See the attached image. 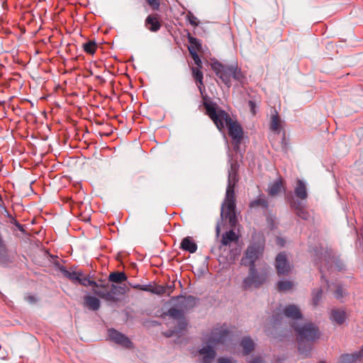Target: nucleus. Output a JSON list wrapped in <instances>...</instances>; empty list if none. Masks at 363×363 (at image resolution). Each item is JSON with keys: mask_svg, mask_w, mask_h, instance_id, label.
Returning <instances> with one entry per match:
<instances>
[{"mask_svg": "<svg viewBox=\"0 0 363 363\" xmlns=\"http://www.w3.org/2000/svg\"><path fill=\"white\" fill-rule=\"evenodd\" d=\"M118 288L120 295H123L128 291V288L125 284L123 286H118Z\"/></svg>", "mask_w": 363, "mask_h": 363, "instance_id": "obj_49", "label": "nucleus"}, {"mask_svg": "<svg viewBox=\"0 0 363 363\" xmlns=\"http://www.w3.org/2000/svg\"><path fill=\"white\" fill-rule=\"evenodd\" d=\"M220 226H219V225H217V226H216V235H217V237H218L219 235H220Z\"/></svg>", "mask_w": 363, "mask_h": 363, "instance_id": "obj_58", "label": "nucleus"}, {"mask_svg": "<svg viewBox=\"0 0 363 363\" xmlns=\"http://www.w3.org/2000/svg\"><path fill=\"white\" fill-rule=\"evenodd\" d=\"M167 315L177 320L184 317L183 310L175 308H171L169 309Z\"/></svg>", "mask_w": 363, "mask_h": 363, "instance_id": "obj_29", "label": "nucleus"}, {"mask_svg": "<svg viewBox=\"0 0 363 363\" xmlns=\"http://www.w3.org/2000/svg\"><path fill=\"white\" fill-rule=\"evenodd\" d=\"M109 293L111 294L112 296L116 297V295H120L118 286L113 284H109Z\"/></svg>", "mask_w": 363, "mask_h": 363, "instance_id": "obj_41", "label": "nucleus"}, {"mask_svg": "<svg viewBox=\"0 0 363 363\" xmlns=\"http://www.w3.org/2000/svg\"><path fill=\"white\" fill-rule=\"evenodd\" d=\"M172 301H177V306L183 311H187L193 308L197 303L198 298L193 296H174L171 298Z\"/></svg>", "mask_w": 363, "mask_h": 363, "instance_id": "obj_9", "label": "nucleus"}, {"mask_svg": "<svg viewBox=\"0 0 363 363\" xmlns=\"http://www.w3.org/2000/svg\"><path fill=\"white\" fill-rule=\"evenodd\" d=\"M284 313L285 316L293 320H298L302 318L300 309L294 304L286 306Z\"/></svg>", "mask_w": 363, "mask_h": 363, "instance_id": "obj_17", "label": "nucleus"}, {"mask_svg": "<svg viewBox=\"0 0 363 363\" xmlns=\"http://www.w3.org/2000/svg\"><path fill=\"white\" fill-rule=\"evenodd\" d=\"M248 105L250 108V111L252 113L253 115H255V106H256L255 103L252 101H249Z\"/></svg>", "mask_w": 363, "mask_h": 363, "instance_id": "obj_51", "label": "nucleus"}, {"mask_svg": "<svg viewBox=\"0 0 363 363\" xmlns=\"http://www.w3.org/2000/svg\"><path fill=\"white\" fill-rule=\"evenodd\" d=\"M141 291H149V292L152 293V285H151V284L141 285Z\"/></svg>", "mask_w": 363, "mask_h": 363, "instance_id": "obj_48", "label": "nucleus"}, {"mask_svg": "<svg viewBox=\"0 0 363 363\" xmlns=\"http://www.w3.org/2000/svg\"><path fill=\"white\" fill-rule=\"evenodd\" d=\"M346 313L340 309H333L330 313V319L333 322L341 325L346 320Z\"/></svg>", "mask_w": 363, "mask_h": 363, "instance_id": "obj_21", "label": "nucleus"}, {"mask_svg": "<svg viewBox=\"0 0 363 363\" xmlns=\"http://www.w3.org/2000/svg\"><path fill=\"white\" fill-rule=\"evenodd\" d=\"M197 82L198 89H199L201 94L203 96V92L204 91L203 79H201V82ZM205 96L207 98L206 96Z\"/></svg>", "mask_w": 363, "mask_h": 363, "instance_id": "obj_47", "label": "nucleus"}, {"mask_svg": "<svg viewBox=\"0 0 363 363\" xmlns=\"http://www.w3.org/2000/svg\"><path fill=\"white\" fill-rule=\"evenodd\" d=\"M334 262L335 264V268L336 269H337L338 271H340L342 270V269H344V264L340 261V260H332L331 261V263Z\"/></svg>", "mask_w": 363, "mask_h": 363, "instance_id": "obj_44", "label": "nucleus"}, {"mask_svg": "<svg viewBox=\"0 0 363 363\" xmlns=\"http://www.w3.org/2000/svg\"><path fill=\"white\" fill-rule=\"evenodd\" d=\"M82 276V272L81 271H72L71 273V277H69V280L73 281L74 283H77L79 277Z\"/></svg>", "mask_w": 363, "mask_h": 363, "instance_id": "obj_38", "label": "nucleus"}, {"mask_svg": "<svg viewBox=\"0 0 363 363\" xmlns=\"http://www.w3.org/2000/svg\"><path fill=\"white\" fill-rule=\"evenodd\" d=\"M323 298V289H313L312 291V303L314 306H317Z\"/></svg>", "mask_w": 363, "mask_h": 363, "instance_id": "obj_27", "label": "nucleus"}, {"mask_svg": "<svg viewBox=\"0 0 363 363\" xmlns=\"http://www.w3.org/2000/svg\"><path fill=\"white\" fill-rule=\"evenodd\" d=\"M25 299L30 303H35L37 302V298L34 296L31 295L26 296Z\"/></svg>", "mask_w": 363, "mask_h": 363, "instance_id": "obj_50", "label": "nucleus"}, {"mask_svg": "<svg viewBox=\"0 0 363 363\" xmlns=\"http://www.w3.org/2000/svg\"><path fill=\"white\" fill-rule=\"evenodd\" d=\"M239 169V164L236 161L230 162V167L228 170L230 172L238 173Z\"/></svg>", "mask_w": 363, "mask_h": 363, "instance_id": "obj_42", "label": "nucleus"}, {"mask_svg": "<svg viewBox=\"0 0 363 363\" xmlns=\"http://www.w3.org/2000/svg\"><path fill=\"white\" fill-rule=\"evenodd\" d=\"M131 286L134 289H137L139 290H141V285L140 284H136V285H131Z\"/></svg>", "mask_w": 363, "mask_h": 363, "instance_id": "obj_57", "label": "nucleus"}, {"mask_svg": "<svg viewBox=\"0 0 363 363\" xmlns=\"http://www.w3.org/2000/svg\"><path fill=\"white\" fill-rule=\"evenodd\" d=\"M275 267L279 275H287L291 270V266L284 253H279L275 259Z\"/></svg>", "mask_w": 363, "mask_h": 363, "instance_id": "obj_12", "label": "nucleus"}, {"mask_svg": "<svg viewBox=\"0 0 363 363\" xmlns=\"http://www.w3.org/2000/svg\"><path fill=\"white\" fill-rule=\"evenodd\" d=\"M77 283L81 284V285H83L84 286H93V288L94 286H96V281H91L88 277H84L83 275L82 277H79Z\"/></svg>", "mask_w": 363, "mask_h": 363, "instance_id": "obj_33", "label": "nucleus"}, {"mask_svg": "<svg viewBox=\"0 0 363 363\" xmlns=\"http://www.w3.org/2000/svg\"><path fill=\"white\" fill-rule=\"evenodd\" d=\"M228 128V134L231 137L235 147H238L243 138V131L241 126L234 121H231L227 125Z\"/></svg>", "mask_w": 363, "mask_h": 363, "instance_id": "obj_8", "label": "nucleus"}, {"mask_svg": "<svg viewBox=\"0 0 363 363\" xmlns=\"http://www.w3.org/2000/svg\"><path fill=\"white\" fill-rule=\"evenodd\" d=\"M229 336V333L225 329L215 328L206 340V345L199 350V353L202 356V363H212L216 357V346L224 344Z\"/></svg>", "mask_w": 363, "mask_h": 363, "instance_id": "obj_3", "label": "nucleus"}, {"mask_svg": "<svg viewBox=\"0 0 363 363\" xmlns=\"http://www.w3.org/2000/svg\"><path fill=\"white\" fill-rule=\"evenodd\" d=\"M268 206V201L264 196H259L250 203V207L251 208H261L263 209H267Z\"/></svg>", "mask_w": 363, "mask_h": 363, "instance_id": "obj_24", "label": "nucleus"}, {"mask_svg": "<svg viewBox=\"0 0 363 363\" xmlns=\"http://www.w3.org/2000/svg\"><path fill=\"white\" fill-rule=\"evenodd\" d=\"M211 67L222 82L228 86H231L230 77L235 80L242 82L245 77L241 69L236 65L225 66L219 62H215L212 64Z\"/></svg>", "mask_w": 363, "mask_h": 363, "instance_id": "obj_5", "label": "nucleus"}, {"mask_svg": "<svg viewBox=\"0 0 363 363\" xmlns=\"http://www.w3.org/2000/svg\"><path fill=\"white\" fill-rule=\"evenodd\" d=\"M189 43L191 46H193L196 50H199L201 48V45L199 43V40L196 38L191 37L189 38Z\"/></svg>", "mask_w": 363, "mask_h": 363, "instance_id": "obj_40", "label": "nucleus"}, {"mask_svg": "<svg viewBox=\"0 0 363 363\" xmlns=\"http://www.w3.org/2000/svg\"><path fill=\"white\" fill-rule=\"evenodd\" d=\"M152 293L157 295H163L167 293V289L162 285L152 286Z\"/></svg>", "mask_w": 363, "mask_h": 363, "instance_id": "obj_36", "label": "nucleus"}, {"mask_svg": "<svg viewBox=\"0 0 363 363\" xmlns=\"http://www.w3.org/2000/svg\"><path fill=\"white\" fill-rule=\"evenodd\" d=\"M145 26L152 32H157L160 30L161 24L156 16L150 15L145 20Z\"/></svg>", "mask_w": 363, "mask_h": 363, "instance_id": "obj_23", "label": "nucleus"}, {"mask_svg": "<svg viewBox=\"0 0 363 363\" xmlns=\"http://www.w3.org/2000/svg\"><path fill=\"white\" fill-rule=\"evenodd\" d=\"M191 71L196 82H201V79H203V73L198 67H192Z\"/></svg>", "mask_w": 363, "mask_h": 363, "instance_id": "obj_37", "label": "nucleus"}, {"mask_svg": "<svg viewBox=\"0 0 363 363\" xmlns=\"http://www.w3.org/2000/svg\"><path fill=\"white\" fill-rule=\"evenodd\" d=\"M267 278L264 272H258L255 267L249 268V274L243 279L242 287L244 289H249L252 287L257 288L263 284Z\"/></svg>", "mask_w": 363, "mask_h": 363, "instance_id": "obj_7", "label": "nucleus"}, {"mask_svg": "<svg viewBox=\"0 0 363 363\" xmlns=\"http://www.w3.org/2000/svg\"><path fill=\"white\" fill-rule=\"evenodd\" d=\"M167 289V294L169 296L174 289V284L172 283L171 284H168L166 286H164Z\"/></svg>", "mask_w": 363, "mask_h": 363, "instance_id": "obj_46", "label": "nucleus"}, {"mask_svg": "<svg viewBox=\"0 0 363 363\" xmlns=\"http://www.w3.org/2000/svg\"><path fill=\"white\" fill-rule=\"evenodd\" d=\"M218 363H235V361L233 360L232 358L220 357L218 359Z\"/></svg>", "mask_w": 363, "mask_h": 363, "instance_id": "obj_45", "label": "nucleus"}, {"mask_svg": "<svg viewBox=\"0 0 363 363\" xmlns=\"http://www.w3.org/2000/svg\"><path fill=\"white\" fill-rule=\"evenodd\" d=\"M92 291L95 295L106 301L116 302L118 301L116 297L112 296L109 293V284H99L96 283V286L93 288Z\"/></svg>", "mask_w": 363, "mask_h": 363, "instance_id": "obj_10", "label": "nucleus"}, {"mask_svg": "<svg viewBox=\"0 0 363 363\" xmlns=\"http://www.w3.org/2000/svg\"><path fill=\"white\" fill-rule=\"evenodd\" d=\"M55 265L58 268V269L62 273V274L69 279V277H71V271H69L62 265H60L58 261L54 262Z\"/></svg>", "mask_w": 363, "mask_h": 363, "instance_id": "obj_35", "label": "nucleus"}, {"mask_svg": "<svg viewBox=\"0 0 363 363\" xmlns=\"http://www.w3.org/2000/svg\"><path fill=\"white\" fill-rule=\"evenodd\" d=\"M83 305L91 311H96L100 308L101 302L98 298L86 295L83 298Z\"/></svg>", "mask_w": 363, "mask_h": 363, "instance_id": "obj_16", "label": "nucleus"}, {"mask_svg": "<svg viewBox=\"0 0 363 363\" xmlns=\"http://www.w3.org/2000/svg\"><path fill=\"white\" fill-rule=\"evenodd\" d=\"M293 282L290 281H281L277 284L278 290L280 291H286L292 289Z\"/></svg>", "mask_w": 363, "mask_h": 363, "instance_id": "obj_31", "label": "nucleus"}, {"mask_svg": "<svg viewBox=\"0 0 363 363\" xmlns=\"http://www.w3.org/2000/svg\"><path fill=\"white\" fill-rule=\"evenodd\" d=\"M280 126V119L279 116L277 111H275L274 114L272 115L271 122H270V129L273 131H278L279 130Z\"/></svg>", "mask_w": 363, "mask_h": 363, "instance_id": "obj_28", "label": "nucleus"}, {"mask_svg": "<svg viewBox=\"0 0 363 363\" xmlns=\"http://www.w3.org/2000/svg\"><path fill=\"white\" fill-rule=\"evenodd\" d=\"M325 282L327 286V291L333 292L335 298L341 299L346 294L345 291L339 283L333 282L330 284L328 280H325Z\"/></svg>", "mask_w": 363, "mask_h": 363, "instance_id": "obj_14", "label": "nucleus"}, {"mask_svg": "<svg viewBox=\"0 0 363 363\" xmlns=\"http://www.w3.org/2000/svg\"><path fill=\"white\" fill-rule=\"evenodd\" d=\"M147 4L155 10L159 9L160 1L159 0H147Z\"/></svg>", "mask_w": 363, "mask_h": 363, "instance_id": "obj_43", "label": "nucleus"}, {"mask_svg": "<svg viewBox=\"0 0 363 363\" xmlns=\"http://www.w3.org/2000/svg\"><path fill=\"white\" fill-rule=\"evenodd\" d=\"M240 345L242 348L244 354L245 355L249 354L255 349V342L249 336L242 337Z\"/></svg>", "mask_w": 363, "mask_h": 363, "instance_id": "obj_20", "label": "nucleus"}, {"mask_svg": "<svg viewBox=\"0 0 363 363\" xmlns=\"http://www.w3.org/2000/svg\"><path fill=\"white\" fill-rule=\"evenodd\" d=\"M282 182L281 180L276 181L269 188L268 192L271 196L279 194L282 190Z\"/></svg>", "mask_w": 363, "mask_h": 363, "instance_id": "obj_26", "label": "nucleus"}, {"mask_svg": "<svg viewBox=\"0 0 363 363\" xmlns=\"http://www.w3.org/2000/svg\"><path fill=\"white\" fill-rule=\"evenodd\" d=\"M187 323L185 318L183 317L177 320V325L174 327L175 333L182 332L186 327Z\"/></svg>", "mask_w": 363, "mask_h": 363, "instance_id": "obj_34", "label": "nucleus"}, {"mask_svg": "<svg viewBox=\"0 0 363 363\" xmlns=\"http://www.w3.org/2000/svg\"><path fill=\"white\" fill-rule=\"evenodd\" d=\"M127 276L124 272H113L108 276V281L113 283L121 284L126 281Z\"/></svg>", "mask_w": 363, "mask_h": 363, "instance_id": "obj_25", "label": "nucleus"}, {"mask_svg": "<svg viewBox=\"0 0 363 363\" xmlns=\"http://www.w3.org/2000/svg\"><path fill=\"white\" fill-rule=\"evenodd\" d=\"M189 23L192 26H197L198 25V22H197L196 17H195L194 15H191V16L189 17Z\"/></svg>", "mask_w": 363, "mask_h": 363, "instance_id": "obj_52", "label": "nucleus"}, {"mask_svg": "<svg viewBox=\"0 0 363 363\" xmlns=\"http://www.w3.org/2000/svg\"><path fill=\"white\" fill-rule=\"evenodd\" d=\"M174 333H175V332H174V330H169V331L167 332V333H165V335H166L167 337H170V336H172Z\"/></svg>", "mask_w": 363, "mask_h": 363, "instance_id": "obj_55", "label": "nucleus"}, {"mask_svg": "<svg viewBox=\"0 0 363 363\" xmlns=\"http://www.w3.org/2000/svg\"><path fill=\"white\" fill-rule=\"evenodd\" d=\"M180 248L190 253H194L197 250V245L191 237L188 236L182 240Z\"/></svg>", "mask_w": 363, "mask_h": 363, "instance_id": "obj_18", "label": "nucleus"}, {"mask_svg": "<svg viewBox=\"0 0 363 363\" xmlns=\"http://www.w3.org/2000/svg\"><path fill=\"white\" fill-rule=\"evenodd\" d=\"M363 357V345L362 348L352 354H343L340 357L338 363H354L360 360Z\"/></svg>", "mask_w": 363, "mask_h": 363, "instance_id": "obj_15", "label": "nucleus"}, {"mask_svg": "<svg viewBox=\"0 0 363 363\" xmlns=\"http://www.w3.org/2000/svg\"><path fill=\"white\" fill-rule=\"evenodd\" d=\"M84 51L90 55H93L96 49V44L94 41H89L83 45Z\"/></svg>", "mask_w": 363, "mask_h": 363, "instance_id": "obj_32", "label": "nucleus"}, {"mask_svg": "<svg viewBox=\"0 0 363 363\" xmlns=\"http://www.w3.org/2000/svg\"><path fill=\"white\" fill-rule=\"evenodd\" d=\"M319 269H320V272L322 274L321 278L323 279L324 278L323 266V265H320L319 266Z\"/></svg>", "mask_w": 363, "mask_h": 363, "instance_id": "obj_56", "label": "nucleus"}, {"mask_svg": "<svg viewBox=\"0 0 363 363\" xmlns=\"http://www.w3.org/2000/svg\"><path fill=\"white\" fill-rule=\"evenodd\" d=\"M238 180L239 178L238 173L228 172V186L225 193V202L222 206L220 216L222 219H228L231 227H234L237 223L234 189Z\"/></svg>", "mask_w": 363, "mask_h": 363, "instance_id": "obj_2", "label": "nucleus"}, {"mask_svg": "<svg viewBox=\"0 0 363 363\" xmlns=\"http://www.w3.org/2000/svg\"><path fill=\"white\" fill-rule=\"evenodd\" d=\"M108 337L111 341L122 347L125 348L131 347L132 342L129 338L115 329L108 330Z\"/></svg>", "mask_w": 363, "mask_h": 363, "instance_id": "obj_11", "label": "nucleus"}, {"mask_svg": "<svg viewBox=\"0 0 363 363\" xmlns=\"http://www.w3.org/2000/svg\"><path fill=\"white\" fill-rule=\"evenodd\" d=\"M296 196L300 199L299 201L305 200L307 199L308 193L306 190V184L301 179L296 182V186L294 189Z\"/></svg>", "mask_w": 363, "mask_h": 363, "instance_id": "obj_19", "label": "nucleus"}, {"mask_svg": "<svg viewBox=\"0 0 363 363\" xmlns=\"http://www.w3.org/2000/svg\"><path fill=\"white\" fill-rule=\"evenodd\" d=\"M264 246L260 243L250 244L245 251L240 264L245 267H255V263L262 255Z\"/></svg>", "mask_w": 363, "mask_h": 363, "instance_id": "obj_6", "label": "nucleus"}, {"mask_svg": "<svg viewBox=\"0 0 363 363\" xmlns=\"http://www.w3.org/2000/svg\"><path fill=\"white\" fill-rule=\"evenodd\" d=\"M189 43L191 46H193L196 50H199L201 48V45L199 43V40L196 38L191 37L189 38Z\"/></svg>", "mask_w": 363, "mask_h": 363, "instance_id": "obj_39", "label": "nucleus"}, {"mask_svg": "<svg viewBox=\"0 0 363 363\" xmlns=\"http://www.w3.org/2000/svg\"><path fill=\"white\" fill-rule=\"evenodd\" d=\"M330 255H328V258L327 257L326 255L324 256V258H323V261L325 262V267H328L329 265H330Z\"/></svg>", "mask_w": 363, "mask_h": 363, "instance_id": "obj_54", "label": "nucleus"}, {"mask_svg": "<svg viewBox=\"0 0 363 363\" xmlns=\"http://www.w3.org/2000/svg\"><path fill=\"white\" fill-rule=\"evenodd\" d=\"M238 240V235L233 230H230L223 234L221 244L222 245L227 246L230 245L232 242H236Z\"/></svg>", "mask_w": 363, "mask_h": 363, "instance_id": "obj_22", "label": "nucleus"}, {"mask_svg": "<svg viewBox=\"0 0 363 363\" xmlns=\"http://www.w3.org/2000/svg\"><path fill=\"white\" fill-rule=\"evenodd\" d=\"M262 359L260 357H256L252 358L249 363H262Z\"/></svg>", "mask_w": 363, "mask_h": 363, "instance_id": "obj_53", "label": "nucleus"}, {"mask_svg": "<svg viewBox=\"0 0 363 363\" xmlns=\"http://www.w3.org/2000/svg\"><path fill=\"white\" fill-rule=\"evenodd\" d=\"M319 363H325V362H319Z\"/></svg>", "mask_w": 363, "mask_h": 363, "instance_id": "obj_59", "label": "nucleus"}, {"mask_svg": "<svg viewBox=\"0 0 363 363\" xmlns=\"http://www.w3.org/2000/svg\"><path fill=\"white\" fill-rule=\"evenodd\" d=\"M196 50L193 46H190L189 47V52L191 55V56L192 57L194 61V63L200 68L202 67V62H201V60L200 59V57H199L197 52H196Z\"/></svg>", "mask_w": 363, "mask_h": 363, "instance_id": "obj_30", "label": "nucleus"}, {"mask_svg": "<svg viewBox=\"0 0 363 363\" xmlns=\"http://www.w3.org/2000/svg\"><path fill=\"white\" fill-rule=\"evenodd\" d=\"M203 105L206 109V113L213 121L219 130L224 129L225 126L232 121L228 113L220 108L218 104L210 99L203 96Z\"/></svg>", "mask_w": 363, "mask_h": 363, "instance_id": "obj_4", "label": "nucleus"}, {"mask_svg": "<svg viewBox=\"0 0 363 363\" xmlns=\"http://www.w3.org/2000/svg\"><path fill=\"white\" fill-rule=\"evenodd\" d=\"M291 208L295 214L303 220H308L310 217L309 213L306 209V206L302 201L293 199L291 201Z\"/></svg>", "mask_w": 363, "mask_h": 363, "instance_id": "obj_13", "label": "nucleus"}, {"mask_svg": "<svg viewBox=\"0 0 363 363\" xmlns=\"http://www.w3.org/2000/svg\"><path fill=\"white\" fill-rule=\"evenodd\" d=\"M292 327L296 332L299 352L304 356H308L312 349L313 343L320 337L318 328L311 323L303 325L294 323Z\"/></svg>", "mask_w": 363, "mask_h": 363, "instance_id": "obj_1", "label": "nucleus"}]
</instances>
